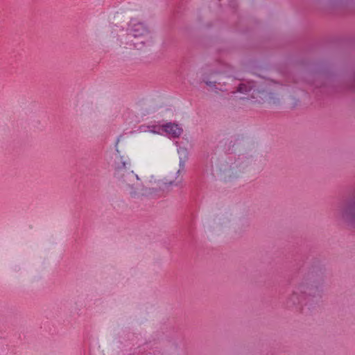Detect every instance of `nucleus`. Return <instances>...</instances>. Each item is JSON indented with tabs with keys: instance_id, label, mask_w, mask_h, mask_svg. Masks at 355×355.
Returning a JSON list of instances; mask_svg holds the SVG:
<instances>
[{
	"instance_id": "nucleus-1",
	"label": "nucleus",
	"mask_w": 355,
	"mask_h": 355,
	"mask_svg": "<svg viewBox=\"0 0 355 355\" xmlns=\"http://www.w3.org/2000/svg\"><path fill=\"white\" fill-rule=\"evenodd\" d=\"M131 162L128 157L119 156L115 161V176L121 182L125 191L132 198H139L152 193L149 189L135 188L139 178L130 171Z\"/></svg>"
},
{
	"instance_id": "nucleus-2",
	"label": "nucleus",
	"mask_w": 355,
	"mask_h": 355,
	"mask_svg": "<svg viewBox=\"0 0 355 355\" xmlns=\"http://www.w3.org/2000/svg\"><path fill=\"white\" fill-rule=\"evenodd\" d=\"M279 85L270 80H264L260 77L256 79L245 80L237 87L236 92L242 94L252 92V98H260L262 100L271 94L273 88H277Z\"/></svg>"
},
{
	"instance_id": "nucleus-3",
	"label": "nucleus",
	"mask_w": 355,
	"mask_h": 355,
	"mask_svg": "<svg viewBox=\"0 0 355 355\" xmlns=\"http://www.w3.org/2000/svg\"><path fill=\"white\" fill-rule=\"evenodd\" d=\"M127 35L129 40L133 38L142 44L152 39L150 28L137 19H132L129 22L127 28Z\"/></svg>"
},
{
	"instance_id": "nucleus-4",
	"label": "nucleus",
	"mask_w": 355,
	"mask_h": 355,
	"mask_svg": "<svg viewBox=\"0 0 355 355\" xmlns=\"http://www.w3.org/2000/svg\"><path fill=\"white\" fill-rule=\"evenodd\" d=\"M337 217L346 225L355 228V200L347 201L338 209Z\"/></svg>"
},
{
	"instance_id": "nucleus-5",
	"label": "nucleus",
	"mask_w": 355,
	"mask_h": 355,
	"mask_svg": "<svg viewBox=\"0 0 355 355\" xmlns=\"http://www.w3.org/2000/svg\"><path fill=\"white\" fill-rule=\"evenodd\" d=\"M312 295V287L306 284H300L289 297L291 303L295 304L300 302L304 296Z\"/></svg>"
},
{
	"instance_id": "nucleus-6",
	"label": "nucleus",
	"mask_w": 355,
	"mask_h": 355,
	"mask_svg": "<svg viewBox=\"0 0 355 355\" xmlns=\"http://www.w3.org/2000/svg\"><path fill=\"white\" fill-rule=\"evenodd\" d=\"M145 184L146 185H141L140 180L138 181V184L135 185V188H139V189H150L152 191V193L148 195V196H153L154 193L155 192L157 187H158L160 188V181L157 180L155 175H150L149 176L146 177L145 179ZM148 197V196H141V197ZM141 198V196L139 197Z\"/></svg>"
},
{
	"instance_id": "nucleus-7",
	"label": "nucleus",
	"mask_w": 355,
	"mask_h": 355,
	"mask_svg": "<svg viewBox=\"0 0 355 355\" xmlns=\"http://www.w3.org/2000/svg\"><path fill=\"white\" fill-rule=\"evenodd\" d=\"M164 131L170 137H179L182 133V128L176 123H167L162 125Z\"/></svg>"
},
{
	"instance_id": "nucleus-8",
	"label": "nucleus",
	"mask_w": 355,
	"mask_h": 355,
	"mask_svg": "<svg viewBox=\"0 0 355 355\" xmlns=\"http://www.w3.org/2000/svg\"><path fill=\"white\" fill-rule=\"evenodd\" d=\"M150 132H153V133H158V132H157V131H155V130H150Z\"/></svg>"
},
{
	"instance_id": "nucleus-9",
	"label": "nucleus",
	"mask_w": 355,
	"mask_h": 355,
	"mask_svg": "<svg viewBox=\"0 0 355 355\" xmlns=\"http://www.w3.org/2000/svg\"><path fill=\"white\" fill-rule=\"evenodd\" d=\"M207 85H211V83H207Z\"/></svg>"
}]
</instances>
